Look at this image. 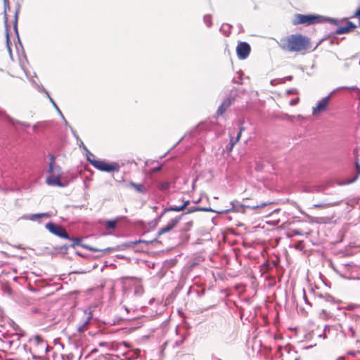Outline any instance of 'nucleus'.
I'll return each mask as SVG.
<instances>
[{"instance_id":"nucleus-1","label":"nucleus","mask_w":360,"mask_h":360,"mask_svg":"<svg viewBox=\"0 0 360 360\" xmlns=\"http://www.w3.org/2000/svg\"><path fill=\"white\" fill-rule=\"evenodd\" d=\"M309 39L301 34H292L282 38L278 42L279 46L288 52H298L305 50L309 46Z\"/></svg>"},{"instance_id":"nucleus-2","label":"nucleus","mask_w":360,"mask_h":360,"mask_svg":"<svg viewBox=\"0 0 360 360\" xmlns=\"http://www.w3.org/2000/svg\"><path fill=\"white\" fill-rule=\"evenodd\" d=\"M304 298L305 302L312 307L313 311L318 315L319 317L326 319L332 316V311L335 307V304L331 300L323 296H319L310 303L307 298L304 291Z\"/></svg>"},{"instance_id":"nucleus-3","label":"nucleus","mask_w":360,"mask_h":360,"mask_svg":"<svg viewBox=\"0 0 360 360\" xmlns=\"http://www.w3.org/2000/svg\"><path fill=\"white\" fill-rule=\"evenodd\" d=\"M323 16L319 15L296 14L292 22L294 25L304 24L306 25L322 22Z\"/></svg>"},{"instance_id":"nucleus-4","label":"nucleus","mask_w":360,"mask_h":360,"mask_svg":"<svg viewBox=\"0 0 360 360\" xmlns=\"http://www.w3.org/2000/svg\"><path fill=\"white\" fill-rule=\"evenodd\" d=\"M88 160L95 168L101 171L110 172L113 171L118 172L120 169V166L116 162L109 163L104 160L95 159L91 160L89 158H88Z\"/></svg>"},{"instance_id":"nucleus-5","label":"nucleus","mask_w":360,"mask_h":360,"mask_svg":"<svg viewBox=\"0 0 360 360\" xmlns=\"http://www.w3.org/2000/svg\"><path fill=\"white\" fill-rule=\"evenodd\" d=\"M51 162L49 163V172L51 174L46 179V183L49 185L51 186H58L60 187L64 186V185L60 181V173L56 174L54 172V164H55V158L53 155H49Z\"/></svg>"},{"instance_id":"nucleus-6","label":"nucleus","mask_w":360,"mask_h":360,"mask_svg":"<svg viewBox=\"0 0 360 360\" xmlns=\"http://www.w3.org/2000/svg\"><path fill=\"white\" fill-rule=\"evenodd\" d=\"M45 227L53 234L63 238L70 239L65 228L62 226L56 224L53 222H49Z\"/></svg>"},{"instance_id":"nucleus-7","label":"nucleus","mask_w":360,"mask_h":360,"mask_svg":"<svg viewBox=\"0 0 360 360\" xmlns=\"http://www.w3.org/2000/svg\"><path fill=\"white\" fill-rule=\"evenodd\" d=\"M33 348L39 354H46L48 350V345L39 335H35L32 340Z\"/></svg>"},{"instance_id":"nucleus-8","label":"nucleus","mask_w":360,"mask_h":360,"mask_svg":"<svg viewBox=\"0 0 360 360\" xmlns=\"http://www.w3.org/2000/svg\"><path fill=\"white\" fill-rule=\"evenodd\" d=\"M250 46L245 41L239 42L236 46L237 56L240 60L246 59L250 53Z\"/></svg>"},{"instance_id":"nucleus-9","label":"nucleus","mask_w":360,"mask_h":360,"mask_svg":"<svg viewBox=\"0 0 360 360\" xmlns=\"http://www.w3.org/2000/svg\"><path fill=\"white\" fill-rule=\"evenodd\" d=\"M335 91H336V90H333V91L330 92V94L329 95H328L327 96L324 97L321 101H319L318 102V103L316 104V105L313 108L312 112H316V111L326 110L327 108V106L328 105V103H329L331 96Z\"/></svg>"},{"instance_id":"nucleus-10","label":"nucleus","mask_w":360,"mask_h":360,"mask_svg":"<svg viewBox=\"0 0 360 360\" xmlns=\"http://www.w3.org/2000/svg\"><path fill=\"white\" fill-rule=\"evenodd\" d=\"M307 218L309 219L310 221L317 223V224H328L330 223L332 219H333L334 216L333 214L331 215H324V216H310L307 214Z\"/></svg>"},{"instance_id":"nucleus-11","label":"nucleus","mask_w":360,"mask_h":360,"mask_svg":"<svg viewBox=\"0 0 360 360\" xmlns=\"http://www.w3.org/2000/svg\"><path fill=\"white\" fill-rule=\"evenodd\" d=\"M323 335L325 338L334 340L336 339L338 335L342 336V332L339 331L334 326H326L324 330Z\"/></svg>"},{"instance_id":"nucleus-12","label":"nucleus","mask_w":360,"mask_h":360,"mask_svg":"<svg viewBox=\"0 0 360 360\" xmlns=\"http://www.w3.org/2000/svg\"><path fill=\"white\" fill-rule=\"evenodd\" d=\"M180 219V217H175L171 219L165 227L159 229L158 236H161L172 231L179 224Z\"/></svg>"},{"instance_id":"nucleus-13","label":"nucleus","mask_w":360,"mask_h":360,"mask_svg":"<svg viewBox=\"0 0 360 360\" xmlns=\"http://www.w3.org/2000/svg\"><path fill=\"white\" fill-rule=\"evenodd\" d=\"M234 98L231 96H229L226 97L221 105L219 106L217 112H225L228 110V108L231 106L233 101Z\"/></svg>"},{"instance_id":"nucleus-14","label":"nucleus","mask_w":360,"mask_h":360,"mask_svg":"<svg viewBox=\"0 0 360 360\" xmlns=\"http://www.w3.org/2000/svg\"><path fill=\"white\" fill-rule=\"evenodd\" d=\"M129 186L134 188L136 192L141 194H145L148 191L147 186L144 184H136L131 181L129 184Z\"/></svg>"},{"instance_id":"nucleus-15","label":"nucleus","mask_w":360,"mask_h":360,"mask_svg":"<svg viewBox=\"0 0 360 360\" xmlns=\"http://www.w3.org/2000/svg\"><path fill=\"white\" fill-rule=\"evenodd\" d=\"M347 26H345V27H339L336 30H335V34H346V33H348L352 29H354L356 28V25H354L352 22L351 21H347Z\"/></svg>"},{"instance_id":"nucleus-16","label":"nucleus","mask_w":360,"mask_h":360,"mask_svg":"<svg viewBox=\"0 0 360 360\" xmlns=\"http://www.w3.org/2000/svg\"><path fill=\"white\" fill-rule=\"evenodd\" d=\"M243 123H244L243 120H240L238 122L239 131L237 134V136H236V139L235 141H233V138L231 139V141H230L231 146H230V149H229L230 150H232L234 145L240 140L242 132L245 129V127L243 126Z\"/></svg>"},{"instance_id":"nucleus-17","label":"nucleus","mask_w":360,"mask_h":360,"mask_svg":"<svg viewBox=\"0 0 360 360\" xmlns=\"http://www.w3.org/2000/svg\"><path fill=\"white\" fill-rule=\"evenodd\" d=\"M189 203H190L189 200H186L184 202L182 205H181V206H177V205L170 206L167 209V210L168 211L180 212V211L184 210L189 205Z\"/></svg>"},{"instance_id":"nucleus-18","label":"nucleus","mask_w":360,"mask_h":360,"mask_svg":"<svg viewBox=\"0 0 360 360\" xmlns=\"http://www.w3.org/2000/svg\"><path fill=\"white\" fill-rule=\"evenodd\" d=\"M82 246L86 249V250H91V251H93V252H107V251H109L110 250H111V248H103V249H98V248H94L93 246H91L89 245H87V244H83L82 245Z\"/></svg>"},{"instance_id":"nucleus-19","label":"nucleus","mask_w":360,"mask_h":360,"mask_svg":"<svg viewBox=\"0 0 360 360\" xmlns=\"http://www.w3.org/2000/svg\"><path fill=\"white\" fill-rule=\"evenodd\" d=\"M322 22H329L330 24L339 26L340 25V23L342 22V20L335 19V18H326V17L323 16Z\"/></svg>"},{"instance_id":"nucleus-20","label":"nucleus","mask_w":360,"mask_h":360,"mask_svg":"<svg viewBox=\"0 0 360 360\" xmlns=\"http://www.w3.org/2000/svg\"><path fill=\"white\" fill-rule=\"evenodd\" d=\"M304 117L301 115L286 116V120L292 122H302Z\"/></svg>"},{"instance_id":"nucleus-21","label":"nucleus","mask_w":360,"mask_h":360,"mask_svg":"<svg viewBox=\"0 0 360 360\" xmlns=\"http://www.w3.org/2000/svg\"><path fill=\"white\" fill-rule=\"evenodd\" d=\"M50 217V214L49 213H40V214H34L30 215V219L35 221L40 218H49Z\"/></svg>"},{"instance_id":"nucleus-22","label":"nucleus","mask_w":360,"mask_h":360,"mask_svg":"<svg viewBox=\"0 0 360 360\" xmlns=\"http://www.w3.org/2000/svg\"><path fill=\"white\" fill-rule=\"evenodd\" d=\"M355 166H356L357 174L354 176V178L353 179L349 180L347 181V183H349V184L353 183L358 178L359 175L360 174V162H359L358 158H356Z\"/></svg>"},{"instance_id":"nucleus-23","label":"nucleus","mask_w":360,"mask_h":360,"mask_svg":"<svg viewBox=\"0 0 360 360\" xmlns=\"http://www.w3.org/2000/svg\"><path fill=\"white\" fill-rule=\"evenodd\" d=\"M203 22L208 27H210L212 25V15L206 14L203 16Z\"/></svg>"},{"instance_id":"nucleus-24","label":"nucleus","mask_w":360,"mask_h":360,"mask_svg":"<svg viewBox=\"0 0 360 360\" xmlns=\"http://www.w3.org/2000/svg\"><path fill=\"white\" fill-rule=\"evenodd\" d=\"M116 221L115 220H109L106 222V228L108 229H114L116 226Z\"/></svg>"},{"instance_id":"nucleus-25","label":"nucleus","mask_w":360,"mask_h":360,"mask_svg":"<svg viewBox=\"0 0 360 360\" xmlns=\"http://www.w3.org/2000/svg\"><path fill=\"white\" fill-rule=\"evenodd\" d=\"M5 24H6V42H7V46H8V51L11 53V48H10L9 44H8V42H9V33H8V26H7V18L6 17H5Z\"/></svg>"},{"instance_id":"nucleus-26","label":"nucleus","mask_w":360,"mask_h":360,"mask_svg":"<svg viewBox=\"0 0 360 360\" xmlns=\"http://www.w3.org/2000/svg\"><path fill=\"white\" fill-rule=\"evenodd\" d=\"M19 8L15 11V16H14V25L13 28L15 31L17 32V25H18V15Z\"/></svg>"},{"instance_id":"nucleus-27","label":"nucleus","mask_w":360,"mask_h":360,"mask_svg":"<svg viewBox=\"0 0 360 360\" xmlns=\"http://www.w3.org/2000/svg\"><path fill=\"white\" fill-rule=\"evenodd\" d=\"M90 319H91V317H90V316H89V317L87 318V319L84 321V323L83 326H79V327H78V330H79V332H83V331H84V327H85V326H86V325H87V324L89 323V322Z\"/></svg>"},{"instance_id":"nucleus-28","label":"nucleus","mask_w":360,"mask_h":360,"mask_svg":"<svg viewBox=\"0 0 360 360\" xmlns=\"http://www.w3.org/2000/svg\"><path fill=\"white\" fill-rule=\"evenodd\" d=\"M342 89H351V90H356L357 92H358V89H359L358 87L352 86H349V87L342 86V87H339V88L336 89L335 90L338 91V90Z\"/></svg>"},{"instance_id":"nucleus-29","label":"nucleus","mask_w":360,"mask_h":360,"mask_svg":"<svg viewBox=\"0 0 360 360\" xmlns=\"http://www.w3.org/2000/svg\"><path fill=\"white\" fill-rule=\"evenodd\" d=\"M48 96H49V98L50 99L51 102L53 103L54 108H55V110H56L57 112H61L59 108L58 107V105L56 104V103L53 101V100L51 98V96L47 94Z\"/></svg>"},{"instance_id":"nucleus-30","label":"nucleus","mask_w":360,"mask_h":360,"mask_svg":"<svg viewBox=\"0 0 360 360\" xmlns=\"http://www.w3.org/2000/svg\"><path fill=\"white\" fill-rule=\"evenodd\" d=\"M328 206H329L328 205L319 203V204H314L313 205V207H315V208H325V207H327Z\"/></svg>"},{"instance_id":"nucleus-31","label":"nucleus","mask_w":360,"mask_h":360,"mask_svg":"<svg viewBox=\"0 0 360 360\" xmlns=\"http://www.w3.org/2000/svg\"><path fill=\"white\" fill-rule=\"evenodd\" d=\"M7 120H9L13 124H15V123H19L20 124H22V125H25L27 127H29V124H25V123H23V122H20L18 121H16V122H14L13 120L10 119L9 116H8L7 117Z\"/></svg>"},{"instance_id":"nucleus-32","label":"nucleus","mask_w":360,"mask_h":360,"mask_svg":"<svg viewBox=\"0 0 360 360\" xmlns=\"http://www.w3.org/2000/svg\"><path fill=\"white\" fill-rule=\"evenodd\" d=\"M54 172H55L56 174L60 173V176H61L62 174H63V172L61 171V168L60 167H58V166H57V167L54 166Z\"/></svg>"},{"instance_id":"nucleus-33","label":"nucleus","mask_w":360,"mask_h":360,"mask_svg":"<svg viewBox=\"0 0 360 360\" xmlns=\"http://www.w3.org/2000/svg\"><path fill=\"white\" fill-rule=\"evenodd\" d=\"M70 240H74L75 242V244L73 245H79V243L81 241V239L80 238H70Z\"/></svg>"},{"instance_id":"nucleus-34","label":"nucleus","mask_w":360,"mask_h":360,"mask_svg":"<svg viewBox=\"0 0 360 360\" xmlns=\"http://www.w3.org/2000/svg\"><path fill=\"white\" fill-rule=\"evenodd\" d=\"M354 16L357 17L359 18V20H360V7L355 12Z\"/></svg>"},{"instance_id":"nucleus-35","label":"nucleus","mask_w":360,"mask_h":360,"mask_svg":"<svg viewBox=\"0 0 360 360\" xmlns=\"http://www.w3.org/2000/svg\"><path fill=\"white\" fill-rule=\"evenodd\" d=\"M358 99H359L358 110H359V112H360V89H358Z\"/></svg>"},{"instance_id":"nucleus-36","label":"nucleus","mask_w":360,"mask_h":360,"mask_svg":"<svg viewBox=\"0 0 360 360\" xmlns=\"http://www.w3.org/2000/svg\"><path fill=\"white\" fill-rule=\"evenodd\" d=\"M169 184H168V183H164V184H162V187H161V188H162V189H167V188H169Z\"/></svg>"},{"instance_id":"nucleus-37","label":"nucleus","mask_w":360,"mask_h":360,"mask_svg":"<svg viewBox=\"0 0 360 360\" xmlns=\"http://www.w3.org/2000/svg\"><path fill=\"white\" fill-rule=\"evenodd\" d=\"M298 99H293L290 101V104L291 105H295L297 103Z\"/></svg>"},{"instance_id":"nucleus-38","label":"nucleus","mask_w":360,"mask_h":360,"mask_svg":"<svg viewBox=\"0 0 360 360\" xmlns=\"http://www.w3.org/2000/svg\"><path fill=\"white\" fill-rule=\"evenodd\" d=\"M292 79V76H288L284 79H282L281 80H291Z\"/></svg>"},{"instance_id":"nucleus-39","label":"nucleus","mask_w":360,"mask_h":360,"mask_svg":"<svg viewBox=\"0 0 360 360\" xmlns=\"http://www.w3.org/2000/svg\"><path fill=\"white\" fill-rule=\"evenodd\" d=\"M270 83H271V85H275L277 83V80L276 79H272Z\"/></svg>"},{"instance_id":"nucleus-40","label":"nucleus","mask_w":360,"mask_h":360,"mask_svg":"<svg viewBox=\"0 0 360 360\" xmlns=\"http://www.w3.org/2000/svg\"><path fill=\"white\" fill-rule=\"evenodd\" d=\"M266 205H267V203H264V204H262V205H257V206H256V207H262L266 206Z\"/></svg>"},{"instance_id":"nucleus-41","label":"nucleus","mask_w":360,"mask_h":360,"mask_svg":"<svg viewBox=\"0 0 360 360\" xmlns=\"http://www.w3.org/2000/svg\"><path fill=\"white\" fill-rule=\"evenodd\" d=\"M4 5H5V6H6L7 3H8V2H7V0H4Z\"/></svg>"},{"instance_id":"nucleus-42","label":"nucleus","mask_w":360,"mask_h":360,"mask_svg":"<svg viewBox=\"0 0 360 360\" xmlns=\"http://www.w3.org/2000/svg\"><path fill=\"white\" fill-rule=\"evenodd\" d=\"M338 360H345V358H344V357H339V358L338 359Z\"/></svg>"},{"instance_id":"nucleus-43","label":"nucleus","mask_w":360,"mask_h":360,"mask_svg":"<svg viewBox=\"0 0 360 360\" xmlns=\"http://www.w3.org/2000/svg\"><path fill=\"white\" fill-rule=\"evenodd\" d=\"M295 234H300V232H297V231H295Z\"/></svg>"},{"instance_id":"nucleus-44","label":"nucleus","mask_w":360,"mask_h":360,"mask_svg":"<svg viewBox=\"0 0 360 360\" xmlns=\"http://www.w3.org/2000/svg\"><path fill=\"white\" fill-rule=\"evenodd\" d=\"M359 65H360V60H359Z\"/></svg>"}]
</instances>
